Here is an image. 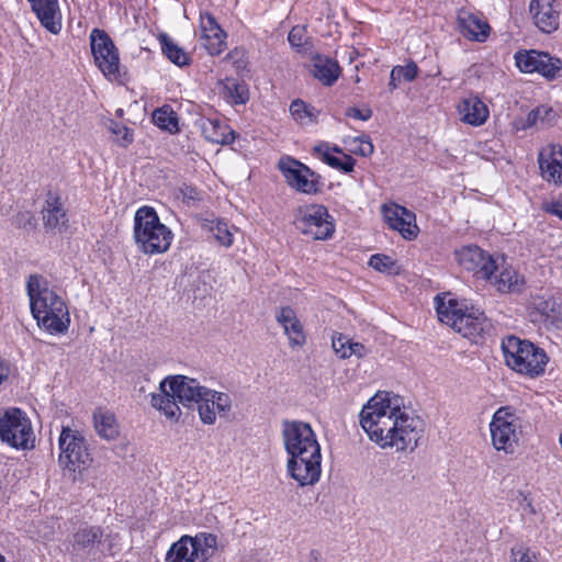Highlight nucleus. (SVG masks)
Returning <instances> with one entry per match:
<instances>
[{"instance_id": "nucleus-7", "label": "nucleus", "mask_w": 562, "mask_h": 562, "mask_svg": "<svg viewBox=\"0 0 562 562\" xmlns=\"http://www.w3.org/2000/svg\"><path fill=\"white\" fill-rule=\"evenodd\" d=\"M0 441L18 450L34 448L33 427L22 409L13 407L0 412Z\"/></svg>"}, {"instance_id": "nucleus-38", "label": "nucleus", "mask_w": 562, "mask_h": 562, "mask_svg": "<svg viewBox=\"0 0 562 562\" xmlns=\"http://www.w3.org/2000/svg\"><path fill=\"white\" fill-rule=\"evenodd\" d=\"M203 229L211 233L214 239L226 248L231 247L234 243V235L228 227V224L221 220H205L202 224Z\"/></svg>"}, {"instance_id": "nucleus-12", "label": "nucleus", "mask_w": 562, "mask_h": 562, "mask_svg": "<svg viewBox=\"0 0 562 562\" xmlns=\"http://www.w3.org/2000/svg\"><path fill=\"white\" fill-rule=\"evenodd\" d=\"M282 438L289 457L297 453L306 454L305 452L321 448L314 430L307 423L285 420L282 425Z\"/></svg>"}, {"instance_id": "nucleus-8", "label": "nucleus", "mask_w": 562, "mask_h": 562, "mask_svg": "<svg viewBox=\"0 0 562 562\" xmlns=\"http://www.w3.org/2000/svg\"><path fill=\"white\" fill-rule=\"evenodd\" d=\"M59 464L72 473L82 472L90 463V452L85 436L77 429L63 427L59 438Z\"/></svg>"}, {"instance_id": "nucleus-33", "label": "nucleus", "mask_w": 562, "mask_h": 562, "mask_svg": "<svg viewBox=\"0 0 562 562\" xmlns=\"http://www.w3.org/2000/svg\"><path fill=\"white\" fill-rule=\"evenodd\" d=\"M93 424L97 434L105 440H113L120 434L115 416L109 411L97 409L93 413Z\"/></svg>"}, {"instance_id": "nucleus-19", "label": "nucleus", "mask_w": 562, "mask_h": 562, "mask_svg": "<svg viewBox=\"0 0 562 562\" xmlns=\"http://www.w3.org/2000/svg\"><path fill=\"white\" fill-rule=\"evenodd\" d=\"M529 13L532 23L542 33L550 34L559 29L561 4L558 0H531Z\"/></svg>"}, {"instance_id": "nucleus-9", "label": "nucleus", "mask_w": 562, "mask_h": 562, "mask_svg": "<svg viewBox=\"0 0 562 562\" xmlns=\"http://www.w3.org/2000/svg\"><path fill=\"white\" fill-rule=\"evenodd\" d=\"M94 64L110 81H122L119 50L110 35L100 29H93L89 36Z\"/></svg>"}, {"instance_id": "nucleus-49", "label": "nucleus", "mask_w": 562, "mask_h": 562, "mask_svg": "<svg viewBox=\"0 0 562 562\" xmlns=\"http://www.w3.org/2000/svg\"><path fill=\"white\" fill-rule=\"evenodd\" d=\"M112 132L119 136L120 144L124 147L133 142V133L126 126L115 124Z\"/></svg>"}, {"instance_id": "nucleus-13", "label": "nucleus", "mask_w": 562, "mask_h": 562, "mask_svg": "<svg viewBox=\"0 0 562 562\" xmlns=\"http://www.w3.org/2000/svg\"><path fill=\"white\" fill-rule=\"evenodd\" d=\"M305 453L290 456L286 463L288 473L300 486L316 484L322 474L321 448Z\"/></svg>"}, {"instance_id": "nucleus-21", "label": "nucleus", "mask_w": 562, "mask_h": 562, "mask_svg": "<svg viewBox=\"0 0 562 562\" xmlns=\"http://www.w3.org/2000/svg\"><path fill=\"white\" fill-rule=\"evenodd\" d=\"M541 177L549 183L562 186V146L549 144L538 155Z\"/></svg>"}, {"instance_id": "nucleus-30", "label": "nucleus", "mask_w": 562, "mask_h": 562, "mask_svg": "<svg viewBox=\"0 0 562 562\" xmlns=\"http://www.w3.org/2000/svg\"><path fill=\"white\" fill-rule=\"evenodd\" d=\"M102 529L97 526H83L72 536V551L76 553L90 554L101 543Z\"/></svg>"}, {"instance_id": "nucleus-28", "label": "nucleus", "mask_w": 562, "mask_h": 562, "mask_svg": "<svg viewBox=\"0 0 562 562\" xmlns=\"http://www.w3.org/2000/svg\"><path fill=\"white\" fill-rule=\"evenodd\" d=\"M311 74L322 85L331 87L340 77L341 68L337 60L324 55H316L313 58Z\"/></svg>"}, {"instance_id": "nucleus-16", "label": "nucleus", "mask_w": 562, "mask_h": 562, "mask_svg": "<svg viewBox=\"0 0 562 562\" xmlns=\"http://www.w3.org/2000/svg\"><path fill=\"white\" fill-rule=\"evenodd\" d=\"M278 167L288 184L296 191L306 194H312L317 191L316 182L310 179V177L314 176V172L304 164L286 156L279 160Z\"/></svg>"}, {"instance_id": "nucleus-5", "label": "nucleus", "mask_w": 562, "mask_h": 562, "mask_svg": "<svg viewBox=\"0 0 562 562\" xmlns=\"http://www.w3.org/2000/svg\"><path fill=\"white\" fill-rule=\"evenodd\" d=\"M502 350L509 368L529 376L542 374L549 360L543 349L515 336L502 341Z\"/></svg>"}, {"instance_id": "nucleus-32", "label": "nucleus", "mask_w": 562, "mask_h": 562, "mask_svg": "<svg viewBox=\"0 0 562 562\" xmlns=\"http://www.w3.org/2000/svg\"><path fill=\"white\" fill-rule=\"evenodd\" d=\"M43 220L45 227L61 231L67 223L66 212L63 209L58 196H48L43 210Z\"/></svg>"}, {"instance_id": "nucleus-51", "label": "nucleus", "mask_w": 562, "mask_h": 562, "mask_svg": "<svg viewBox=\"0 0 562 562\" xmlns=\"http://www.w3.org/2000/svg\"><path fill=\"white\" fill-rule=\"evenodd\" d=\"M368 353V349L364 345L360 342L352 341L350 339V342L348 345V358L351 356H356L358 358H361Z\"/></svg>"}, {"instance_id": "nucleus-27", "label": "nucleus", "mask_w": 562, "mask_h": 562, "mask_svg": "<svg viewBox=\"0 0 562 562\" xmlns=\"http://www.w3.org/2000/svg\"><path fill=\"white\" fill-rule=\"evenodd\" d=\"M159 392L150 394V405L153 408L160 412L168 420L179 422L182 412L179 406L178 398L171 394L170 386H164L162 380L159 383Z\"/></svg>"}, {"instance_id": "nucleus-52", "label": "nucleus", "mask_w": 562, "mask_h": 562, "mask_svg": "<svg viewBox=\"0 0 562 562\" xmlns=\"http://www.w3.org/2000/svg\"><path fill=\"white\" fill-rule=\"evenodd\" d=\"M543 209L547 213L555 215L562 220V195L555 201L546 203Z\"/></svg>"}, {"instance_id": "nucleus-15", "label": "nucleus", "mask_w": 562, "mask_h": 562, "mask_svg": "<svg viewBox=\"0 0 562 562\" xmlns=\"http://www.w3.org/2000/svg\"><path fill=\"white\" fill-rule=\"evenodd\" d=\"M233 407V400L228 393L206 387L196 406L199 418L204 425H214L217 417L226 418Z\"/></svg>"}, {"instance_id": "nucleus-3", "label": "nucleus", "mask_w": 562, "mask_h": 562, "mask_svg": "<svg viewBox=\"0 0 562 562\" xmlns=\"http://www.w3.org/2000/svg\"><path fill=\"white\" fill-rule=\"evenodd\" d=\"M134 239L142 252L157 255L170 248L173 234L160 222L154 207L142 206L134 215Z\"/></svg>"}, {"instance_id": "nucleus-23", "label": "nucleus", "mask_w": 562, "mask_h": 562, "mask_svg": "<svg viewBox=\"0 0 562 562\" xmlns=\"http://www.w3.org/2000/svg\"><path fill=\"white\" fill-rule=\"evenodd\" d=\"M42 26L53 34L61 30V13L58 0H27Z\"/></svg>"}, {"instance_id": "nucleus-35", "label": "nucleus", "mask_w": 562, "mask_h": 562, "mask_svg": "<svg viewBox=\"0 0 562 562\" xmlns=\"http://www.w3.org/2000/svg\"><path fill=\"white\" fill-rule=\"evenodd\" d=\"M314 151L319 155L322 160L334 169L349 173L353 170L356 160L347 154H342L341 157L335 156L328 147L325 145H318L314 148Z\"/></svg>"}, {"instance_id": "nucleus-40", "label": "nucleus", "mask_w": 562, "mask_h": 562, "mask_svg": "<svg viewBox=\"0 0 562 562\" xmlns=\"http://www.w3.org/2000/svg\"><path fill=\"white\" fill-rule=\"evenodd\" d=\"M418 75V67L414 61L405 66H394L390 74L389 90L392 92L396 90L402 81L411 82L416 79Z\"/></svg>"}, {"instance_id": "nucleus-26", "label": "nucleus", "mask_w": 562, "mask_h": 562, "mask_svg": "<svg viewBox=\"0 0 562 562\" xmlns=\"http://www.w3.org/2000/svg\"><path fill=\"white\" fill-rule=\"evenodd\" d=\"M458 112L461 121L472 126L483 125L490 116L487 105L477 95L473 94L460 101Z\"/></svg>"}, {"instance_id": "nucleus-53", "label": "nucleus", "mask_w": 562, "mask_h": 562, "mask_svg": "<svg viewBox=\"0 0 562 562\" xmlns=\"http://www.w3.org/2000/svg\"><path fill=\"white\" fill-rule=\"evenodd\" d=\"M9 376V367L0 361V384Z\"/></svg>"}, {"instance_id": "nucleus-44", "label": "nucleus", "mask_w": 562, "mask_h": 562, "mask_svg": "<svg viewBox=\"0 0 562 562\" xmlns=\"http://www.w3.org/2000/svg\"><path fill=\"white\" fill-rule=\"evenodd\" d=\"M369 266L383 273H396L398 269L396 262L390 256L383 254L372 255L369 259Z\"/></svg>"}, {"instance_id": "nucleus-24", "label": "nucleus", "mask_w": 562, "mask_h": 562, "mask_svg": "<svg viewBox=\"0 0 562 562\" xmlns=\"http://www.w3.org/2000/svg\"><path fill=\"white\" fill-rule=\"evenodd\" d=\"M499 293H520L525 286V279L512 266L504 262L493 273V278L485 279Z\"/></svg>"}, {"instance_id": "nucleus-42", "label": "nucleus", "mask_w": 562, "mask_h": 562, "mask_svg": "<svg viewBox=\"0 0 562 562\" xmlns=\"http://www.w3.org/2000/svg\"><path fill=\"white\" fill-rule=\"evenodd\" d=\"M153 122L160 130L169 133L179 131L177 113L170 106H162L153 112Z\"/></svg>"}, {"instance_id": "nucleus-36", "label": "nucleus", "mask_w": 562, "mask_h": 562, "mask_svg": "<svg viewBox=\"0 0 562 562\" xmlns=\"http://www.w3.org/2000/svg\"><path fill=\"white\" fill-rule=\"evenodd\" d=\"M535 307L551 324L557 327L562 326V303L554 297H538L535 301Z\"/></svg>"}, {"instance_id": "nucleus-47", "label": "nucleus", "mask_w": 562, "mask_h": 562, "mask_svg": "<svg viewBox=\"0 0 562 562\" xmlns=\"http://www.w3.org/2000/svg\"><path fill=\"white\" fill-rule=\"evenodd\" d=\"M512 561L513 562H537L536 555L532 554L528 548L522 546L515 547L512 549Z\"/></svg>"}, {"instance_id": "nucleus-37", "label": "nucleus", "mask_w": 562, "mask_h": 562, "mask_svg": "<svg viewBox=\"0 0 562 562\" xmlns=\"http://www.w3.org/2000/svg\"><path fill=\"white\" fill-rule=\"evenodd\" d=\"M159 43L164 55L175 65L182 67L189 65L190 56L178 46L167 34L159 35Z\"/></svg>"}, {"instance_id": "nucleus-41", "label": "nucleus", "mask_w": 562, "mask_h": 562, "mask_svg": "<svg viewBox=\"0 0 562 562\" xmlns=\"http://www.w3.org/2000/svg\"><path fill=\"white\" fill-rule=\"evenodd\" d=\"M291 116L301 125H310L316 122L318 111L305 103L301 99H296L290 104Z\"/></svg>"}, {"instance_id": "nucleus-29", "label": "nucleus", "mask_w": 562, "mask_h": 562, "mask_svg": "<svg viewBox=\"0 0 562 562\" xmlns=\"http://www.w3.org/2000/svg\"><path fill=\"white\" fill-rule=\"evenodd\" d=\"M199 127L204 138L211 143L231 144L235 139L234 132L220 119L202 117Z\"/></svg>"}, {"instance_id": "nucleus-1", "label": "nucleus", "mask_w": 562, "mask_h": 562, "mask_svg": "<svg viewBox=\"0 0 562 562\" xmlns=\"http://www.w3.org/2000/svg\"><path fill=\"white\" fill-rule=\"evenodd\" d=\"M402 398L390 392L372 396L360 412V425L371 441L381 448L414 451L425 432L418 416L402 411Z\"/></svg>"}, {"instance_id": "nucleus-34", "label": "nucleus", "mask_w": 562, "mask_h": 562, "mask_svg": "<svg viewBox=\"0 0 562 562\" xmlns=\"http://www.w3.org/2000/svg\"><path fill=\"white\" fill-rule=\"evenodd\" d=\"M221 94L231 104H245L249 100L247 85L234 78H226L222 82Z\"/></svg>"}, {"instance_id": "nucleus-46", "label": "nucleus", "mask_w": 562, "mask_h": 562, "mask_svg": "<svg viewBox=\"0 0 562 562\" xmlns=\"http://www.w3.org/2000/svg\"><path fill=\"white\" fill-rule=\"evenodd\" d=\"M349 342H350V338H348L345 335L338 334V335L333 336L331 346H333L335 353L339 358H341V359L348 358Z\"/></svg>"}, {"instance_id": "nucleus-48", "label": "nucleus", "mask_w": 562, "mask_h": 562, "mask_svg": "<svg viewBox=\"0 0 562 562\" xmlns=\"http://www.w3.org/2000/svg\"><path fill=\"white\" fill-rule=\"evenodd\" d=\"M305 27L293 26L288 35V41L292 47H302L304 44Z\"/></svg>"}, {"instance_id": "nucleus-17", "label": "nucleus", "mask_w": 562, "mask_h": 562, "mask_svg": "<svg viewBox=\"0 0 562 562\" xmlns=\"http://www.w3.org/2000/svg\"><path fill=\"white\" fill-rule=\"evenodd\" d=\"M164 386H170L171 394L176 395L178 402L188 408L198 406L200 397L203 396L206 389L196 379L182 374L166 376L162 380Z\"/></svg>"}, {"instance_id": "nucleus-14", "label": "nucleus", "mask_w": 562, "mask_h": 562, "mask_svg": "<svg viewBox=\"0 0 562 562\" xmlns=\"http://www.w3.org/2000/svg\"><path fill=\"white\" fill-rule=\"evenodd\" d=\"M459 265L473 273L479 280L493 278L498 269L496 260L488 252L475 245L464 246L456 251Z\"/></svg>"}, {"instance_id": "nucleus-6", "label": "nucleus", "mask_w": 562, "mask_h": 562, "mask_svg": "<svg viewBox=\"0 0 562 562\" xmlns=\"http://www.w3.org/2000/svg\"><path fill=\"white\" fill-rule=\"evenodd\" d=\"M522 417L512 406L498 407L490 422L491 443L497 451L514 454L522 436Z\"/></svg>"}, {"instance_id": "nucleus-31", "label": "nucleus", "mask_w": 562, "mask_h": 562, "mask_svg": "<svg viewBox=\"0 0 562 562\" xmlns=\"http://www.w3.org/2000/svg\"><path fill=\"white\" fill-rule=\"evenodd\" d=\"M167 562H201L196 547L191 536L184 535L171 544L167 554Z\"/></svg>"}, {"instance_id": "nucleus-20", "label": "nucleus", "mask_w": 562, "mask_h": 562, "mask_svg": "<svg viewBox=\"0 0 562 562\" xmlns=\"http://www.w3.org/2000/svg\"><path fill=\"white\" fill-rule=\"evenodd\" d=\"M201 45L212 56H217L226 48V33L215 18L205 12L200 15Z\"/></svg>"}, {"instance_id": "nucleus-43", "label": "nucleus", "mask_w": 562, "mask_h": 562, "mask_svg": "<svg viewBox=\"0 0 562 562\" xmlns=\"http://www.w3.org/2000/svg\"><path fill=\"white\" fill-rule=\"evenodd\" d=\"M554 117L555 112L551 108L547 105H540L528 113L525 126L531 127L538 125L539 123L550 124Z\"/></svg>"}, {"instance_id": "nucleus-4", "label": "nucleus", "mask_w": 562, "mask_h": 562, "mask_svg": "<svg viewBox=\"0 0 562 562\" xmlns=\"http://www.w3.org/2000/svg\"><path fill=\"white\" fill-rule=\"evenodd\" d=\"M436 311L441 323L461 334L463 337H474L482 333L484 314L467 301L436 296Z\"/></svg>"}, {"instance_id": "nucleus-25", "label": "nucleus", "mask_w": 562, "mask_h": 562, "mask_svg": "<svg viewBox=\"0 0 562 562\" xmlns=\"http://www.w3.org/2000/svg\"><path fill=\"white\" fill-rule=\"evenodd\" d=\"M277 322L282 326L291 347H302L306 341L303 325L290 306L281 307L276 315Z\"/></svg>"}, {"instance_id": "nucleus-39", "label": "nucleus", "mask_w": 562, "mask_h": 562, "mask_svg": "<svg viewBox=\"0 0 562 562\" xmlns=\"http://www.w3.org/2000/svg\"><path fill=\"white\" fill-rule=\"evenodd\" d=\"M192 543L196 547L201 562H207L217 550V536L210 532H199L191 536Z\"/></svg>"}, {"instance_id": "nucleus-18", "label": "nucleus", "mask_w": 562, "mask_h": 562, "mask_svg": "<svg viewBox=\"0 0 562 562\" xmlns=\"http://www.w3.org/2000/svg\"><path fill=\"white\" fill-rule=\"evenodd\" d=\"M382 214L385 223L393 231H397L403 238L413 240L417 237L419 228L416 224V215L398 204H384Z\"/></svg>"}, {"instance_id": "nucleus-45", "label": "nucleus", "mask_w": 562, "mask_h": 562, "mask_svg": "<svg viewBox=\"0 0 562 562\" xmlns=\"http://www.w3.org/2000/svg\"><path fill=\"white\" fill-rule=\"evenodd\" d=\"M350 150L356 154L363 157L371 156L374 151L373 144L371 143L370 138L368 136H360L355 137L350 142Z\"/></svg>"}, {"instance_id": "nucleus-54", "label": "nucleus", "mask_w": 562, "mask_h": 562, "mask_svg": "<svg viewBox=\"0 0 562 562\" xmlns=\"http://www.w3.org/2000/svg\"><path fill=\"white\" fill-rule=\"evenodd\" d=\"M333 151H335V153H339V154L341 153V150H340L338 147H334V148H333Z\"/></svg>"}, {"instance_id": "nucleus-11", "label": "nucleus", "mask_w": 562, "mask_h": 562, "mask_svg": "<svg viewBox=\"0 0 562 562\" xmlns=\"http://www.w3.org/2000/svg\"><path fill=\"white\" fill-rule=\"evenodd\" d=\"M515 63L521 72H538L548 80L559 77L562 69V60L549 53L539 50H519L515 54Z\"/></svg>"}, {"instance_id": "nucleus-50", "label": "nucleus", "mask_w": 562, "mask_h": 562, "mask_svg": "<svg viewBox=\"0 0 562 562\" xmlns=\"http://www.w3.org/2000/svg\"><path fill=\"white\" fill-rule=\"evenodd\" d=\"M346 115L356 120L368 121L372 116V111L371 109L360 110L358 108H348Z\"/></svg>"}, {"instance_id": "nucleus-22", "label": "nucleus", "mask_w": 562, "mask_h": 562, "mask_svg": "<svg viewBox=\"0 0 562 562\" xmlns=\"http://www.w3.org/2000/svg\"><path fill=\"white\" fill-rule=\"evenodd\" d=\"M458 27L464 37L475 42L486 41L491 31V26L485 19L468 10L459 11Z\"/></svg>"}, {"instance_id": "nucleus-10", "label": "nucleus", "mask_w": 562, "mask_h": 562, "mask_svg": "<svg viewBox=\"0 0 562 562\" xmlns=\"http://www.w3.org/2000/svg\"><path fill=\"white\" fill-rule=\"evenodd\" d=\"M295 225L301 233L318 240L330 238L335 232L331 216L327 209L319 204L307 205L300 210Z\"/></svg>"}, {"instance_id": "nucleus-55", "label": "nucleus", "mask_w": 562, "mask_h": 562, "mask_svg": "<svg viewBox=\"0 0 562 562\" xmlns=\"http://www.w3.org/2000/svg\"><path fill=\"white\" fill-rule=\"evenodd\" d=\"M0 562H7L4 557H2L1 554H0Z\"/></svg>"}, {"instance_id": "nucleus-2", "label": "nucleus", "mask_w": 562, "mask_h": 562, "mask_svg": "<svg viewBox=\"0 0 562 562\" xmlns=\"http://www.w3.org/2000/svg\"><path fill=\"white\" fill-rule=\"evenodd\" d=\"M31 314L37 326L53 336L65 335L70 327V313L57 288L41 274H31L26 281Z\"/></svg>"}]
</instances>
